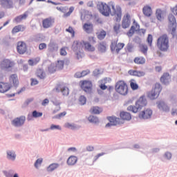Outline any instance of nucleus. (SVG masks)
Segmentation results:
<instances>
[{
    "mask_svg": "<svg viewBox=\"0 0 177 177\" xmlns=\"http://www.w3.org/2000/svg\"><path fill=\"white\" fill-rule=\"evenodd\" d=\"M1 5L3 8L10 9L13 8V1L12 0H0Z\"/></svg>",
    "mask_w": 177,
    "mask_h": 177,
    "instance_id": "6ab92c4d",
    "label": "nucleus"
},
{
    "mask_svg": "<svg viewBox=\"0 0 177 177\" xmlns=\"http://www.w3.org/2000/svg\"><path fill=\"white\" fill-rule=\"evenodd\" d=\"M66 114H67V112L64 111L60 113H59L58 115L55 116V118H56L57 120H60V118H62V117H64V115H66Z\"/></svg>",
    "mask_w": 177,
    "mask_h": 177,
    "instance_id": "6e6d98bb",
    "label": "nucleus"
},
{
    "mask_svg": "<svg viewBox=\"0 0 177 177\" xmlns=\"http://www.w3.org/2000/svg\"><path fill=\"white\" fill-rule=\"evenodd\" d=\"M42 112H38L37 111H34L32 113V115L34 118H39V117H42Z\"/></svg>",
    "mask_w": 177,
    "mask_h": 177,
    "instance_id": "5fc2aeb1",
    "label": "nucleus"
},
{
    "mask_svg": "<svg viewBox=\"0 0 177 177\" xmlns=\"http://www.w3.org/2000/svg\"><path fill=\"white\" fill-rule=\"evenodd\" d=\"M136 104L140 110H142L143 107H146V106H147V100H146V97H140V98L136 102Z\"/></svg>",
    "mask_w": 177,
    "mask_h": 177,
    "instance_id": "4468645a",
    "label": "nucleus"
},
{
    "mask_svg": "<svg viewBox=\"0 0 177 177\" xmlns=\"http://www.w3.org/2000/svg\"><path fill=\"white\" fill-rule=\"evenodd\" d=\"M31 85H38V80L36 79L32 78L31 80Z\"/></svg>",
    "mask_w": 177,
    "mask_h": 177,
    "instance_id": "774afa93",
    "label": "nucleus"
},
{
    "mask_svg": "<svg viewBox=\"0 0 177 177\" xmlns=\"http://www.w3.org/2000/svg\"><path fill=\"white\" fill-rule=\"evenodd\" d=\"M115 91L120 95L125 96L128 95V84L124 80H119L115 86Z\"/></svg>",
    "mask_w": 177,
    "mask_h": 177,
    "instance_id": "20e7f679",
    "label": "nucleus"
},
{
    "mask_svg": "<svg viewBox=\"0 0 177 177\" xmlns=\"http://www.w3.org/2000/svg\"><path fill=\"white\" fill-rule=\"evenodd\" d=\"M41 62V58L39 57H37L33 59H30L28 61L29 66H36Z\"/></svg>",
    "mask_w": 177,
    "mask_h": 177,
    "instance_id": "72a5a7b5",
    "label": "nucleus"
},
{
    "mask_svg": "<svg viewBox=\"0 0 177 177\" xmlns=\"http://www.w3.org/2000/svg\"><path fill=\"white\" fill-rule=\"evenodd\" d=\"M90 111L92 114H100L103 111V109L99 106H93Z\"/></svg>",
    "mask_w": 177,
    "mask_h": 177,
    "instance_id": "f704fd0d",
    "label": "nucleus"
},
{
    "mask_svg": "<svg viewBox=\"0 0 177 177\" xmlns=\"http://www.w3.org/2000/svg\"><path fill=\"white\" fill-rule=\"evenodd\" d=\"M170 10L171 13H173L175 16H177V5H176L174 7H171Z\"/></svg>",
    "mask_w": 177,
    "mask_h": 177,
    "instance_id": "4d7b16f0",
    "label": "nucleus"
},
{
    "mask_svg": "<svg viewBox=\"0 0 177 177\" xmlns=\"http://www.w3.org/2000/svg\"><path fill=\"white\" fill-rule=\"evenodd\" d=\"M13 67H15V62L10 61V59H5L0 62V68L1 70H8V68Z\"/></svg>",
    "mask_w": 177,
    "mask_h": 177,
    "instance_id": "1a4fd4ad",
    "label": "nucleus"
},
{
    "mask_svg": "<svg viewBox=\"0 0 177 177\" xmlns=\"http://www.w3.org/2000/svg\"><path fill=\"white\" fill-rule=\"evenodd\" d=\"M36 75L37 78H39L40 80H45L46 77V73H45V71H44V70L39 68L37 70Z\"/></svg>",
    "mask_w": 177,
    "mask_h": 177,
    "instance_id": "c756f323",
    "label": "nucleus"
},
{
    "mask_svg": "<svg viewBox=\"0 0 177 177\" xmlns=\"http://www.w3.org/2000/svg\"><path fill=\"white\" fill-rule=\"evenodd\" d=\"M79 102H80V104H81V106H84V104H86V97H85V96L84 95H81L79 97Z\"/></svg>",
    "mask_w": 177,
    "mask_h": 177,
    "instance_id": "603ef678",
    "label": "nucleus"
},
{
    "mask_svg": "<svg viewBox=\"0 0 177 177\" xmlns=\"http://www.w3.org/2000/svg\"><path fill=\"white\" fill-rule=\"evenodd\" d=\"M89 23H103V21H100V17H99V14L95 13L92 14V17Z\"/></svg>",
    "mask_w": 177,
    "mask_h": 177,
    "instance_id": "393cba45",
    "label": "nucleus"
},
{
    "mask_svg": "<svg viewBox=\"0 0 177 177\" xmlns=\"http://www.w3.org/2000/svg\"><path fill=\"white\" fill-rule=\"evenodd\" d=\"M153 115V111L150 109H144L138 114V118L140 120H150Z\"/></svg>",
    "mask_w": 177,
    "mask_h": 177,
    "instance_id": "9d476101",
    "label": "nucleus"
},
{
    "mask_svg": "<svg viewBox=\"0 0 177 177\" xmlns=\"http://www.w3.org/2000/svg\"><path fill=\"white\" fill-rule=\"evenodd\" d=\"M46 44H45V43H41V44H40L39 45V49L40 50H44V49H46Z\"/></svg>",
    "mask_w": 177,
    "mask_h": 177,
    "instance_id": "0e129e2a",
    "label": "nucleus"
},
{
    "mask_svg": "<svg viewBox=\"0 0 177 177\" xmlns=\"http://www.w3.org/2000/svg\"><path fill=\"white\" fill-rule=\"evenodd\" d=\"M147 42L149 45V46H153V35H148V37L147 38Z\"/></svg>",
    "mask_w": 177,
    "mask_h": 177,
    "instance_id": "864d4df0",
    "label": "nucleus"
},
{
    "mask_svg": "<svg viewBox=\"0 0 177 177\" xmlns=\"http://www.w3.org/2000/svg\"><path fill=\"white\" fill-rule=\"evenodd\" d=\"M136 31H138L139 34H143V35H145V34H146V30L145 29H140V26H139V24H134L131 27L129 32H127V35H128L129 37H132V35H133V34H135V32Z\"/></svg>",
    "mask_w": 177,
    "mask_h": 177,
    "instance_id": "423d86ee",
    "label": "nucleus"
},
{
    "mask_svg": "<svg viewBox=\"0 0 177 177\" xmlns=\"http://www.w3.org/2000/svg\"><path fill=\"white\" fill-rule=\"evenodd\" d=\"M82 17H84V19L86 20V23H89L92 17V12L89 10H85L84 12V15H81L82 20Z\"/></svg>",
    "mask_w": 177,
    "mask_h": 177,
    "instance_id": "412c9836",
    "label": "nucleus"
},
{
    "mask_svg": "<svg viewBox=\"0 0 177 177\" xmlns=\"http://www.w3.org/2000/svg\"><path fill=\"white\" fill-rule=\"evenodd\" d=\"M9 82L14 86L19 85V77L17 74H12L9 77Z\"/></svg>",
    "mask_w": 177,
    "mask_h": 177,
    "instance_id": "f3484780",
    "label": "nucleus"
},
{
    "mask_svg": "<svg viewBox=\"0 0 177 177\" xmlns=\"http://www.w3.org/2000/svg\"><path fill=\"white\" fill-rule=\"evenodd\" d=\"M50 129L53 130V129H58L59 131L62 130V127L59 125H55V124H51Z\"/></svg>",
    "mask_w": 177,
    "mask_h": 177,
    "instance_id": "13d9d810",
    "label": "nucleus"
},
{
    "mask_svg": "<svg viewBox=\"0 0 177 177\" xmlns=\"http://www.w3.org/2000/svg\"><path fill=\"white\" fill-rule=\"evenodd\" d=\"M108 120L110 123L106 124V127H110V125H120V124H122L121 119L115 116L108 117Z\"/></svg>",
    "mask_w": 177,
    "mask_h": 177,
    "instance_id": "ddd939ff",
    "label": "nucleus"
},
{
    "mask_svg": "<svg viewBox=\"0 0 177 177\" xmlns=\"http://www.w3.org/2000/svg\"><path fill=\"white\" fill-rule=\"evenodd\" d=\"M124 46H125V44L117 43L116 41H113L111 44V52H115V53H120L124 49Z\"/></svg>",
    "mask_w": 177,
    "mask_h": 177,
    "instance_id": "0eeeda50",
    "label": "nucleus"
},
{
    "mask_svg": "<svg viewBox=\"0 0 177 177\" xmlns=\"http://www.w3.org/2000/svg\"><path fill=\"white\" fill-rule=\"evenodd\" d=\"M165 158H167V160H171V157H172V154L169 152H167L165 154Z\"/></svg>",
    "mask_w": 177,
    "mask_h": 177,
    "instance_id": "338daca9",
    "label": "nucleus"
},
{
    "mask_svg": "<svg viewBox=\"0 0 177 177\" xmlns=\"http://www.w3.org/2000/svg\"><path fill=\"white\" fill-rule=\"evenodd\" d=\"M110 80V78L105 77L100 80L101 84L100 85V89L102 91H106L107 89V86H106V84Z\"/></svg>",
    "mask_w": 177,
    "mask_h": 177,
    "instance_id": "7c9ffc66",
    "label": "nucleus"
},
{
    "mask_svg": "<svg viewBox=\"0 0 177 177\" xmlns=\"http://www.w3.org/2000/svg\"><path fill=\"white\" fill-rule=\"evenodd\" d=\"M156 17L158 21H163L164 16H162V10L157 9L156 11Z\"/></svg>",
    "mask_w": 177,
    "mask_h": 177,
    "instance_id": "2f4dec72",
    "label": "nucleus"
},
{
    "mask_svg": "<svg viewBox=\"0 0 177 177\" xmlns=\"http://www.w3.org/2000/svg\"><path fill=\"white\" fill-rule=\"evenodd\" d=\"M142 13L146 16V17H151V15H153V10L151 9V6H144L142 8Z\"/></svg>",
    "mask_w": 177,
    "mask_h": 177,
    "instance_id": "dca6fc26",
    "label": "nucleus"
},
{
    "mask_svg": "<svg viewBox=\"0 0 177 177\" xmlns=\"http://www.w3.org/2000/svg\"><path fill=\"white\" fill-rule=\"evenodd\" d=\"M10 89V85L8 83L0 82V93H5Z\"/></svg>",
    "mask_w": 177,
    "mask_h": 177,
    "instance_id": "aec40b11",
    "label": "nucleus"
},
{
    "mask_svg": "<svg viewBox=\"0 0 177 177\" xmlns=\"http://www.w3.org/2000/svg\"><path fill=\"white\" fill-rule=\"evenodd\" d=\"M162 91V87L160 83H156L153 88L148 93L149 99H157L160 95V93Z\"/></svg>",
    "mask_w": 177,
    "mask_h": 177,
    "instance_id": "39448f33",
    "label": "nucleus"
},
{
    "mask_svg": "<svg viewBox=\"0 0 177 177\" xmlns=\"http://www.w3.org/2000/svg\"><path fill=\"white\" fill-rule=\"evenodd\" d=\"M55 67L57 70H63V68L64 67V61L63 60H59L56 63Z\"/></svg>",
    "mask_w": 177,
    "mask_h": 177,
    "instance_id": "37998d69",
    "label": "nucleus"
},
{
    "mask_svg": "<svg viewBox=\"0 0 177 177\" xmlns=\"http://www.w3.org/2000/svg\"><path fill=\"white\" fill-rule=\"evenodd\" d=\"M83 30L88 34H91V32L93 31V25H92V24H84Z\"/></svg>",
    "mask_w": 177,
    "mask_h": 177,
    "instance_id": "cd10ccee",
    "label": "nucleus"
},
{
    "mask_svg": "<svg viewBox=\"0 0 177 177\" xmlns=\"http://www.w3.org/2000/svg\"><path fill=\"white\" fill-rule=\"evenodd\" d=\"M41 164H42V158H39L36 160L35 163V167L36 168H38V165H41Z\"/></svg>",
    "mask_w": 177,
    "mask_h": 177,
    "instance_id": "680f3d73",
    "label": "nucleus"
},
{
    "mask_svg": "<svg viewBox=\"0 0 177 177\" xmlns=\"http://www.w3.org/2000/svg\"><path fill=\"white\" fill-rule=\"evenodd\" d=\"M64 128H67L68 129H75L77 126L74 124H71L70 122H66L64 124Z\"/></svg>",
    "mask_w": 177,
    "mask_h": 177,
    "instance_id": "09e8293b",
    "label": "nucleus"
},
{
    "mask_svg": "<svg viewBox=\"0 0 177 177\" xmlns=\"http://www.w3.org/2000/svg\"><path fill=\"white\" fill-rule=\"evenodd\" d=\"M169 30H171V35L175 37V32H176V24L171 23L169 26Z\"/></svg>",
    "mask_w": 177,
    "mask_h": 177,
    "instance_id": "c03bdc74",
    "label": "nucleus"
},
{
    "mask_svg": "<svg viewBox=\"0 0 177 177\" xmlns=\"http://www.w3.org/2000/svg\"><path fill=\"white\" fill-rule=\"evenodd\" d=\"M120 117L122 118V120L129 121L132 119V116L131 115V113L128 112H120Z\"/></svg>",
    "mask_w": 177,
    "mask_h": 177,
    "instance_id": "a878e982",
    "label": "nucleus"
},
{
    "mask_svg": "<svg viewBox=\"0 0 177 177\" xmlns=\"http://www.w3.org/2000/svg\"><path fill=\"white\" fill-rule=\"evenodd\" d=\"M167 20L169 23H176V17H175V15L171 13L168 15Z\"/></svg>",
    "mask_w": 177,
    "mask_h": 177,
    "instance_id": "49530a36",
    "label": "nucleus"
},
{
    "mask_svg": "<svg viewBox=\"0 0 177 177\" xmlns=\"http://www.w3.org/2000/svg\"><path fill=\"white\" fill-rule=\"evenodd\" d=\"M106 32L104 30H101L100 32H98L96 33L97 35V38H98V39H104V38H106Z\"/></svg>",
    "mask_w": 177,
    "mask_h": 177,
    "instance_id": "ea45409f",
    "label": "nucleus"
},
{
    "mask_svg": "<svg viewBox=\"0 0 177 177\" xmlns=\"http://www.w3.org/2000/svg\"><path fill=\"white\" fill-rule=\"evenodd\" d=\"M135 64L142 65L146 63V58L142 56L136 57L133 59Z\"/></svg>",
    "mask_w": 177,
    "mask_h": 177,
    "instance_id": "4be33fe9",
    "label": "nucleus"
},
{
    "mask_svg": "<svg viewBox=\"0 0 177 177\" xmlns=\"http://www.w3.org/2000/svg\"><path fill=\"white\" fill-rule=\"evenodd\" d=\"M130 86L133 91H136V89L139 88V86L135 82L134 80L130 81Z\"/></svg>",
    "mask_w": 177,
    "mask_h": 177,
    "instance_id": "de8ad7c7",
    "label": "nucleus"
},
{
    "mask_svg": "<svg viewBox=\"0 0 177 177\" xmlns=\"http://www.w3.org/2000/svg\"><path fill=\"white\" fill-rule=\"evenodd\" d=\"M91 73V71L89 69L84 70L82 72H77L75 74V78H82V77H85Z\"/></svg>",
    "mask_w": 177,
    "mask_h": 177,
    "instance_id": "bb28decb",
    "label": "nucleus"
},
{
    "mask_svg": "<svg viewBox=\"0 0 177 177\" xmlns=\"http://www.w3.org/2000/svg\"><path fill=\"white\" fill-rule=\"evenodd\" d=\"M129 74H130V75H134L135 77H144L145 73L144 71L130 70L129 71Z\"/></svg>",
    "mask_w": 177,
    "mask_h": 177,
    "instance_id": "5701e85b",
    "label": "nucleus"
},
{
    "mask_svg": "<svg viewBox=\"0 0 177 177\" xmlns=\"http://www.w3.org/2000/svg\"><path fill=\"white\" fill-rule=\"evenodd\" d=\"M41 23H52V17H48L42 20Z\"/></svg>",
    "mask_w": 177,
    "mask_h": 177,
    "instance_id": "e2e57ef3",
    "label": "nucleus"
},
{
    "mask_svg": "<svg viewBox=\"0 0 177 177\" xmlns=\"http://www.w3.org/2000/svg\"><path fill=\"white\" fill-rule=\"evenodd\" d=\"M57 89H61V92L64 96H67V95H68V88L66 86H62V84H59L57 86Z\"/></svg>",
    "mask_w": 177,
    "mask_h": 177,
    "instance_id": "c9c22d12",
    "label": "nucleus"
},
{
    "mask_svg": "<svg viewBox=\"0 0 177 177\" xmlns=\"http://www.w3.org/2000/svg\"><path fill=\"white\" fill-rule=\"evenodd\" d=\"M111 6L113 12H111V8L109 4L101 1L97 4V9L102 16H104V17H109L110 15L111 16H115V20L116 23H120L121 21V18L122 17V8L118 5L115 7L114 2H111Z\"/></svg>",
    "mask_w": 177,
    "mask_h": 177,
    "instance_id": "f257e3e1",
    "label": "nucleus"
},
{
    "mask_svg": "<svg viewBox=\"0 0 177 177\" xmlns=\"http://www.w3.org/2000/svg\"><path fill=\"white\" fill-rule=\"evenodd\" d=\"M24 27H23L21 26H15L12 29V32H14V33L19 32V31H24Z\"/></svg>",
    "mask_w": 177,
    "mask_h": 177,
    "instance_id": "3c124183",
    "label": "nucleus"
},
{
    "mask_svg": "<svg viewBox=\"0 0 177 177\" xmlns=\"http://www.w3.org/2000/svg\"><path fill=\"white\" fill-rule=\"evenodd\" d=\"M96 44V39L94 37H88V41H75L72 46L74 52H81L82 49L87 52H95L96 48L95 47Z\"/></svg>",
    "mask_w": 177,
    "mask_h": 177,
    "instance_id": "f03ea898",
    "label": "nucleus"
},
{
    "mask_svg": "<svg viewBox=\"0 0 177 177\" xmlns=\"http://www.w3.org/2000/svg\"><path fill=\"white\" fill-rule=\"evenodd\" d=\"M128 111H132V113H138L139 111L140 108L136 104V106L130 105L127 107Z\"/></svg>",
    "mask_w": 177,
    "mask_h": 177,
    "instance_id": "e433bc0d",
    "label": "nucleus"
},
{
    "mask_svg": "<svg viewBox=\"0 0 177 177\" xmlns=\"http://www.w3.org/2000/svg\"><path fill=\"white\" fill-rule=\"evenodd\" d=\"M59 167V164L57 163H52L47 167L48 172H53V171H55L57 168Z\"/></svg>",
    "mask_w": 177,
    "mask_h": 177,
    "instance_id": "58836bf2",
    "label": "nucleus"
},
{
    "mask_svg": "<svg viewBox=\"0 0 177 177\" xmlns=\"http://www.w3.org/2000/svg\"><path fill=\"white\" fill-rule=\"evenodd\" d=\"M106 42L104 41H102V42H100L99 44H98V50L100 52H105L106 51Z\"/></svg>",
    "mask_w": 177,
    "mask_h": 177,
    "instance_id": "4c0bfd02",
    "label": "nucleus"
},
{
    "mask_svg": "<svg viewBox=\"0 0 177 177\" xmlns=\"http://www.w3.org/2000/svg\"><path fill=\"white\" fill-rule=\"evenodd\" d=\"M122 23H131V15L126 13L122 18Z\"/></svg>",
    "mask_w": 177,
    "mask_h": 177,
    "instance_id": "79ce46f5",
    "label": "nucleus"
},
{
    "mask_svg": "<svg viewBox=\"0 0 177 177\" xmlns=\"http://www.w3.org/2000/svg\"><path fill=\"white\" fill-rule=\"evenodd\" d=\"M113 30L115 34H118L120 32V24H115L113 27Z\"/></svg>",
    "mask_w": 177,
    "mask_h": 177,
    "instance_id": "052dcab7",
    "label": "nucleus"
},
{
    "mask_svg": "<svg viewBox=\"0 0 177 177\" xmlns=\"http://www.w3.org/2000/svg\"><path fill=\"white\" fill-rule=\"evenodd\" d=\"M158 109L161 110V111H169V106L165 104V102L162 101H160L157 102Z\"/></svg>",
    "mask_w": 177,
    "mask_h": 177,
    "instance_id": "a211bd4d",
    "label": "nucleus"
},
{
    "mask_svg": "<svg viewBox=\"0 0 177 177\" xmlns=\"http://www.w3.org/2000/svg\"><path fill=\"white\" fill-rule=\"evenodd\" d=\"M88 120L90 122H93L94 124L99 122V119L93 115H90L88 117Z\"/></svg>",
    "mask_w": 177,
    "mask_h": 177,
    "instance_id": "8fccbe9b",
    "label": "nucleus"
},
{
    "mask_svg": "<svg viewBox=\"0 0 177 177\" xmlns=\"http://www.w3.org/2000/svg\"><path fill=\"white\" fill-rule=\"evenodd\" d=\"M140 52L145 55V56H147V51L149 50V47L146 44H140L139 46Z\"/></svg>",
    "mask_w": 177,
    "mask_h": 177,
    "instance_id": "473e14b6",
    "label": "nucleus"
},
{
    "mask_svg": "<svg viewBox=\"0 0 177 177\" xmlns=\"http://www.w3.org/2000/svg\"><path fill=\"white\" fill-rule=\"evenodd\" d=\"M17 50L19 55H24L27 52V44L24 41H18Z\"/></svg>",
    "mask_w": 177,
    "mask_h": 177,
    "instance_id": "f8f14e48",
    "label": "nucleus"
},
{
    "mask_svg": "<svg viewBox=\"0 0 177 177\" xmlns=\"http://www.w3.org/2000/svg\"><path fill=\"white\" fill-rule=\"evenodd\" d=\"M28 15L26 12H24V14L16 17L14 19H13V23H20V21H21L22 20H26V19H27Z\"/></svg>",
    "mask_w": 177,
    "mask_h": 177,
    "instance_id": "b1692460",
    "label": "nucleus"
},
{
    "mask_svg": "<svg viewBox=\"0 0 177 177\" xmlns=\"http://www.w3.org/2000/svg\"><path fill=\"white\" fill-rule=\"evenodd\" d=\"M80 86L84 92L89 93L92 91V82L89 80H82L80 82Z\"/></svg>",
    "mask_w": 177,
    "mask_h": 177,
    "instance_id": "9b49d317",
    "label": "nucleus"
},
{
    "mask_svg": "<svg viewBox=\"0 0 177 177\" xmlns=\"http://www.w3.org/2000/svg\"><path fill=\"white\" fill-rule=\"evenodd\" d=\"M127 49L128 52H132V50L133 49V46L131 44H127Z\"/></svg>",
    "mask_w": 177,
    "mask_h": 177,
    "instance_id": "69168bd1",
    "label": "nucleus"
},
{
    "mask_svg": "<svg viewBox=\"0 0 177 177\" xmlns=\"http://www.w3.org/2000/svg\"><path fill=\"white\" fill-rule=\"evenodd\" d=\"M160 81L164 85H168V84H169V82H171V75H169V73H165L160 77Z\"/></svg>",
    "mask_w": 177,
    "mask_h": 177,
    "instance_id": "2eb2a0df",
    "label": "nucleus"
},
{
    "mask_svg": "<svg viewBox=\"0 0 177 177\" xmlns=\"http://www.w3.org/2000/svg\"><path fill=\"white\" fill-rule=\"evenodd\" d=\"M7 157L9 160H16V153L13 151H7Z\"/></svg>",
    "mask_w": 177,
    "mask_h": 177,
    "instance_id": "a19ab883",
    "label": "nucleus"
},
{
    "mask_svg": "<svg viewBox=\"0 0 177 177\" xmlns=\"http://www.w3.org/2000/svg\"><path fill=\"white\" fill-rule=\"evenodd\" d=\"M11 124L12 125H13V127H16L17 128L23 127V125L26 124V116L21 115L15 118L14 120H12Z\"/></svg>",
    "mask_w": 177,
    "mask_h": 177,
    "instance_id": "6e6552de",
    "label": "nucleus"
},
{
    "mask_svg": "<svg viewBox=\"0 0 177 177\" xmlns=\"http://www.w3.org/2000/svg\"><path fill=\"white\" fill-rule=\"evenodd\" d=\"M78 161V158L74 156H71L67 160L68 165H75Z\"/></svg>",
    "mask_w": 177,
    "mask_h": 177,
    "instance_id": "c85d7f7f",
    "label": "nucleus"
},
{
    "mask_svg": "<svg viewBox=\"0 0 177 177\" xmlns=\"http://www.w3.org/2000/svg\"><path fill=\"white\" fill-rule=\"evenodd\" d=\"M57 70V68H56V65H55V64H51L48 66V73L50 74H53L54 73H56Z\"/></svg>",
    "mask_w": 177,
    "mask_h": 177,
    "instance_id": "a18cd8bd",
    "label": "nucleus"
},
{
    "mask_svg": "<svg viewBox=\"0 0 177 177\" xmlns=\"http://www.w3.org/2000/svg\"><path fill=\"white\" fill-rule=\"evenodd\" d=\"M61 56H66L67 55V51L66 50V47H63L60 50Z\"/></svg>",
    "mask_w": 177,
    "mask_h": 177,
    "instance_id": "bf43d9fd",
    "label": "nucleus"
},
{
    "mask_svg": "<svg viewBox=\"0 0 177 177\" xmlns=\"http://www.w3.org/2000/svg\"><path fill=\"white\" fill-rule=\"evenodd\" d=\"M157 46L161 52H167L169 49V37H168V35L164 34L158 38Z\"/></svg>",
    "mask_w": 177,
    "mask_h": 177,
    "instance_id": "7ed1b4c3",
    "label": "nucleus"
}]
</instances>
